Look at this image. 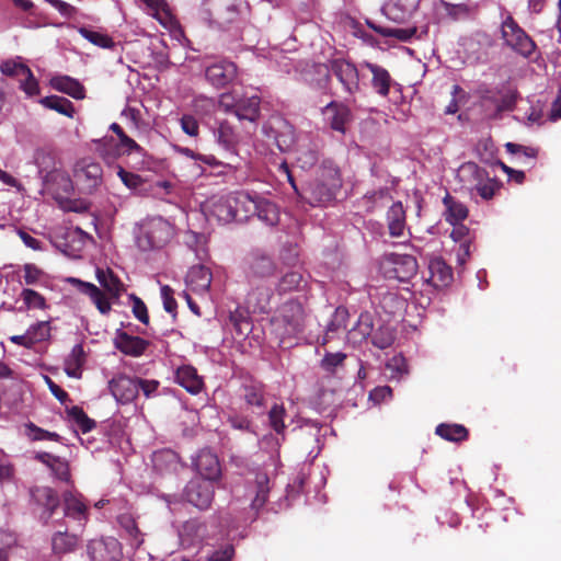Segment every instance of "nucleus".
<instances>
[{"mask_svg": "<svg viewBox=\"0 0 561 561\" xmlns=\"http://www.w3.org/2000/svg\"><path fill=\"white\" fill-rule=\"evenodd\" d=\"M96 279L103 290L92 283L76 277H69L68 283L89 297L101 314H108L112 304H116L125 291V286L111 270L98 268Z\"/></svg>", "mask_w": 561, "mask_h": 561, "instance_id": "nucleus-1", "label": "nucleus"}, {"mask_svg": "<svg viewBox=\"0 0 561 561\" xmlns=\"http://www.w3.org/2000/svg\"><path fill=\"white\" fill-rule=\"evenodd\" d=\"M174 226L158 216L144 219L135 231L136 245L144 252L165 247L174 237Z\"/></svg>", "mask_w": 561, "mask_h": 561, "instance_id": "nucleus-2", "label": "nucleus"}, {"mask_svg": "<svg viewBox=\"0 0 561 561\" xmlns=\"http://www.w3.org/2000/svg\"><path fill=\"white\" fill-rule=\"evenodd\" d=\"M500 33L503 45L514 53L523 57H529L534 53L535 42L508 12L502 13Z\"/></svg>", "mask_w": 561, "mask_h": 561, "instance_id": "nucleus-3", "label": "nucleus"}, {"mask_svg": "<svg viewBox=\"0 0 561 561\" xmlns=\"http://www.w3.org/2000/svg\"><path fill=\"white\" fill-rule=\"evenodd\" d=\"M102 182V167L91 158L78 160L72 169V180L67 179V184L75 185L82 194L94 193L101 186Z\"/></svg>", "mask_w": 561, "mask_h": 561, "instance_id": "nucleus-4", "label": "nucleus"}, {"mask_svg": "<svg viewBox=\"0 0 561 561\" xmlns=\"http://www.w3.org/2000/svg\"><path fill=\"white\" fill-rule=\"evenodd\" d=\"M110 129L116 134L118 142H115L113 137H103L96 141L98 150L104 159L112 160L122 154L141 151V147L127 136L117 123H112Z\"/></svg>", "mask_w": 561, "mask_h": 561, "instance_id": "nucleus-5", "label": "nucleus"}, {"mask_svg": "<svg viewBox=\"0 0 561 561\" xmlns=\"http://www.w3.org/2000/svg\"><path fill=\"white\" fill-rule=\"evenodd\" d=\"M245 276L250 283L274 277L277 265L273 257L262 250L251 251L244 259Z\"/></svg>", "mask_w": 561, "mask_h": 561, "instance_id": "nucleus-6", "label": "nucleus"}, {"mask_svg": "<svg viewBox=\"0 0 561 561\" xmlns=\"http://www.w3.org/2000/svg\"><path fill=\"white\" fill-rule=\"evenodd\" d=\"M416 259L411 254H386L381 261V268L388 278L407 282L417 272Z\"/></svg>", "mask_w": 561, "mask_h": 561, "instance_id": "nucleus-7", "label": "nucleus"}, {"mask_svg": "<svg viewBox=\"0 0 561 561\" xmlns=\"http://www.w3.org/2000/svg\"><path fill=\"white\" fill-rule=\"evenodd\" d=\"M54 528L50 536V547L55 556L62 557L75 552L81 542L80 536L69 531L64 519L51 522Z\"/></svg>", "mask_w": 561, "mask_h": 561, "instance_id": "nucleus-8", "label": "nucleus"}, {"mask_svg": "<svg viewBox=\"0 0 561 561\" xmlns=\"http://www.w3.org/2000/svg\"><path fill=\"white\" fill-rule=\"evenodd\" d=\"M245 496L250 500V507L254 512V517L257 512L265 505L270 494V478L266 472L255 471L247 479Z\"/></svg>", "mask_w": 561, "mask_h": 561, "instance_id": "nucleus-9", "label": "nucleus"}, {"mask_svg": "<svg viewBox=\"0 0 561 561\" xmlns=\"http://www.w3.org/2000/svg\"><path fill=\"white\" fill-rule=\"evenodd\" d=\"M211 482L213 481L198 478L191 480L184 490L186 501L199 510L208 508L215 494Z\"/></svg>", "mask_w": 561, "mask_h": 561, "instance_id": "nucleus-10", "label": "nucleus"}, {"mask_svg": "<svg viewBox=\"0 0 561 561\" xmlns=\"http://www.w3.org/2000/svg\"><path fill=\"white\" fill-rule=\"evenodd\" d=\"M460 174L472 180L473 188L483 199H491L495 193V182L488 172L474 162H467L460 167Z\"/></svg>", "mask_w": 561, "mask_h": 561, "instance_id": "nucleus-11", "label": "nucleus"}, {"mask_svg": "<svg viewBox=\"0 0 561 561\" xmlns=\"http://www.w3.org/2000/svg\"><path fill=\"white\" fill-rule=\"evenodd\" d=\"M32 501L42 507L39 519L47 525L53 519L60 505V500L56 491L49 486H35L31 489Z\"/></svg>", "mask_w": 561, "mask_h": 561, "instance_id": "nucleus-12", "label": "nucleus"}, {"mask_svg": "<svg viewBox=\"0 0 561 561\" xmlns=\"http://www.w3.org/2000/svg\"><path fill=\"white\" fill-rule=\"evenodd\" d=\"M205 77L215 88H224L237 77V66L227 59H216L205 67Z\"/></svg>", "mask_w": 561, "mask_h": 561, "instance_id": "nucleus-13", "label": "nucleus"}, {"mask_svg": "<svg viewBox=\"0 0 561 561\" xmlns=\"http://www.w3.org/2000/svg\"><path fill=\"white\" fill-rule=\"evenodd\" d=\"M91 561H121V543L114 537L93 539L88 545Z\"/></svg>", "mask_w": 561, "mask_h": 561, "instance_id": "nucleus-14", "label": "nucleus"}, {"mask_svg": "<svg viewBox=\"0 0 561 561\" xmlns=\"http://www.w3.org/2000/svg\"><path fill=\"white\" fill-rule=\"evenodd\" d=\"M238 203L250 205L249 199L243 194H228L219 197L211 205V215L217 218L218 221L228 224L237 220L238 216Z\"/></svg>", "mask_w": 561, "mask_h": 561, "instance_id": "nucleus-15", "label": "nucleus"}, {"mask_svg": "<svg viewBox=\"0 0 561 561\" xmlns=\"http://www.w3.org/2000/svg\"><path fill=\"white\" fill-rule=\"evenodd\" d=\"M280 321L287 336H296L305 329V310L300 302L290 300L280 309Z\"/></svg>", "mask_w": 561, "mask_h": 561, "instance_id": "nucleus-16", "label": "nucleus"}, {"mask_svg": "<svg viewBox=\"0 0 561 561\" xmlns=\"http://www.w3.org/2000/svg\"><path fill=\"white\" fill-rule=\"evenodd\" d=\"M330 71L337 78L345 92L354 94L359 90V76L356 66L345 59H333Z\"/></svg>", "mask_w": 561, "mask_h": 561, "instance_id": "nucleus-17", "label": "nucleus"}, {"mask_svg": "<svg viewBox=\"0 0 561 561\" xmlns=\"http://www.w3.org/2000/svg\"><path fill=\"white\" fill-rule=\"evenodd\" d=\"M64 517L70 518L83 528L89 520V510L79 493L67 491L62 494Z\"/></svg>", "mask_w": 561, "mask_h": 561, "instance_id": "nucleus-18", "label": "nucleus"}, {"mask_svg": "<svg viewBox=\"0 0 561 561\" xmlns=\"http://www.w3.org/2000/svg\"><path fill=\"white\" fill-rule=\"evenodd\" d=\"M322 115L330 128L343 135L346 133V125L352 121L350 107L335 101L330 102L322 108Z\"/></svg>", "mask_w": 561, "mask_h": 561, "instance_id": "nucleus-19", "label": "nucleus"}, {"mask_svg": "<svg viewBox=\"0 0 561 561\" xmlns=\"http://www.w3.org/2000/svg\"><path fill=\"white\" fill-rule=\"evenodd\" d=\"M108 389L116 401L129 403L138 396V378L118 375L108 381Z\"/></svg>", "mask_w": 561, "mask_h": 561, "instance_id": "nucleus-20", "label": "nucleus"}, {"mask_svg": "<svg viewBox=\"0 0 561 561\" xmlns=\"http://www.w3.org/2000/svg\"><path fill=\"white\" fill-rule=\"evenodd\" d=\"M342 186L341 182L334 180L333 183L316 180L309 184L306 190L308 196H304L313 206L324 205L335 198L336 192Z\"/></svg>", "mask_w": 561, "mask_h": 561, "instance_id": "nucleus-21", "label": "nucleus"}, {"mask_svg": "<svg viewBox=\"0 0 561 561\" xmlns=\"http://www.w3.org/2000/svg\"><path fill=\"white\" fill-rule=\"evenodd\" d=\"M194 469L204 480L216 481L221 474L218 457L209 449H202L193 459Z\"/></svg>", "mask_w": 561, "mask_h": 561, "instance_id": "nucleus-22", "label": "nucleus"}, {"mask_svg": "<svg viewBox=\"0 0 561 561\" xmlns=\"http://www.w3.org/2000/svg\"><path fill=\"white\" fill-rule=\"evenodd\" d=\"M421 0H389L383 7V14L396 23L408 22L417 11Z\"/></svg>", "mask_w": 561, "mask_h": 561, "instance_id": "nucleus-23", "label": "nucleus"}, {"mask_svg": "<svg viewBox=\"0 0 561 561\" xmlns=\"http://www.w3.org/2000/svg\"><path fill=\"white\" fill-rule=\"evenodd\" d=\"M209 18L220 27H227L237 21L239 12L234 0H208Z\"/></svg>", "mask_w": 561, "mask_h": 561, "instance_id": "nucleus-24", "label": "nucleus"}, {"mask_svg": "<svg viewBox=\"0 0 561 561\" xmlns=\"http://www.w3.org/2000/svg\"><path fill=\"white\" fill-rule=\"evenodd\" d=\"M206 525L198 519L186 520L179 529L180 542L183 547L201 545L206 539Z\"/></svg>", "mask_w": 561, "mask_h": 561, "instance_id": "nucleus-25", "label": "nucleus"}, {"mask_svg": "<svg viewBox=\"0 0 561 561\" xmlns=\"http://www.w3.org/2000/svg\"><path fill=\"white\" fill-rule=\"evenodd\" d=\"M114 344L122 353L134 357L142 355L149 346L148 341L139 336H133L121 330L116 333Z\"/></svg>", "mask_w": 561, "mask_h": 561, "instance_id": "nucleus-26", "label": "nucleus"}, {"mask_svg": "<svg viewBox=\"0 0 561 561\" xmlns=\"http://www.w3.org/2000/svg\"><path fill=\"white\" fill-rule=\"evenodd\" d=\"M386 222L390 237L400 238L407 229L405 209L401 202L393 203L386 214Z\"/></svg>", "mask_w": 561, "mask_h": 561, "instance_id": "nucleus-27", "label": "nucleus"}, {"mask_svg": "<svg viewBox=\"0 0 561 561\" xmlns=\"http://www.w3.org/2000/svg\"><path fill=\"white\" fill-rule=\"evenodd\" d=\"M430 276L426 279L433 287L443 288L448 286L453 280V272L440 257H435L428 263Z\"/></svg>", "mask_w": 561, "mask_h": 561, "instance_id": "nucleus-28", "label": "nucleus"}, {"mask_svg": "<svg viewBox=\"0 0 561 561\" xmlns=\"http://www.w3.org/2000/svg\"><path fill=\"white\" fill-rule=\"evenodd\" d=\"M186 284L197 294H206L211 284V273L206 266L198 264L190 268Z\"/></svg>", "mask_w": 561, "mask_h": 561, "instance_id": "nucleus-29", "label": "nucleus"}, {"mask_svg": "<svg viewBox=\"0 0 561 561\" xmlns=\"http://www.w3.org/2000/svg\"><path fill=\"white\" fill-rule=\"evenodd\" d=\"M175 381L192 394L199 393L203 388L202 378L191 365H183L176 369Z\"/></svg>", "mask_w": 561, "mask_h": 561, "instance_id": "nucleus-30", "label": "nucleus"}, {"mask_svg": "<svg viewBox=\"0 0 561 561\" xmlns=\"http://www.w3.org/2000/svg\"><path fill=\"white\" fill-rule=\"evenodd\" d=\"M240 394L249 407L262 408L265 403L264 385L257 380H245L240 388Z\"/></svg>", "mask_w": 561, "mask_h": 561, "instance_id": "nucleus-31", "label": "nucleus"}, {"mask_svg": "<svg viewBox=\"0 0 561 561\" xmlns=\"http://www.w3.org/2000/svg\"><path fill=\"white\" fill-rule=\"evenodd\" d=\"M50 85L56 91L70 95L73 99L81 100L84 98V88L77 80L69 76L58 75L50 79Z\"/></svg>", "mask_w": 561, "mask_h": 561, "instance_id": "nucleus-32", "label": "nucleus"}, {"mask_svg": "<svg viewBox=\"0 0 561 561\" xmlns=\"http://www.w3.org/2000/svg\"><path fill=\"white\" fill-rule=\"evenodd\" d=\"M260 102L256 95L238 98L234 115L239 121L255 122L260 115Z\"/></svg>", "mask_w": 561, "mask_h": 561, "instance_id": "nucleus-33", "label": "nucleus"}, {"mask_svg": "<svg viewBox=\"0 0 561 561\" xmlns=\"http://www.w3.org/2000/svg\"><path fill=\"white\" fill-rule=\"evenodd\" d=\"M365 67L371 72L373 79H371V85L374 90L381 96H387L390 91L391 85V77L387 69L383 67L371 64V62H365Z\"/></svg>", "mask_w": 561, "mask_h": 561, "instance_id": "nucleus-34", "label": "nucleus"}, {"mask_svg": "<svg viewBox=\"0 0 561 561\" xmlns=\"http://www.w3.org/2000/svg\"><path fill=\"white\" fill-rule=\"evenodd\" d=\"M443 203L446 207L445 219L453 226L460 224L468 216V208L461 202L455 199L449 193H446L443 198Z\"/></svg>", "mask_w": 561, "mask_h": 561, "instance_id": "nucleus-35", "label": "nucleus"}, {"mask_svg": "<svg viewBox=\"0 0 561 561\" xmlns=\"http://www.w3.org/2000/svg\"><path fill=\"white\" fill-rule=\"evenodd\" d=\"M85 362V353L81 344H76L65 359V373L72 378H80L82 366Z\"/></svg>", "mask_w": 561, "mask_h": 561, "instance_id": "nucleus-36", "label": "nucleus"}, {"mask_svg": "<svg viewBox=\"0 0 561 561\" xmlns=\"http://www.w3.org/2000/svg\"><path fill=\"white\" fill-rule=\"evenodd\" d=\"M253 214H255L257 218L267 226L276 225L279 219V213L276 205L264 198H256Z\"/></svg>", "mask_w": 561, "mask_h": 561, "instance_id": "nucleus-37", "label": "nucleus"}, {"mask_svg": "<svg viewBox=\"0 0 561 561\" xmlns=\"http://www.w3.org/2000/svg\"><path fill=\"white\" fill-rule=\"evenodd\" d=\"M373 333V319L368 312L359 314L356 324L348 331V337L353 342H362Z\"/></svg>", "mask_w": 561, "mask_h": 561, "instance_id": "nucleus-38", "label": "nucleus"}, {"mask_svg": "<svg viewBox=\"0 0 561 561\" xmlns=\"http://www.w3.org/2000/svg\"><path fill=\"white\" fill-rule=\"evenodd\" d=\"M117 522L129 538L130 545L138 548L144 542V534L139 530L135 518L129 514H122L118 516Z\"/></svg>", "mask_w": 561, "mask_h": 561, "instance_id": "nucleus-39", "label": "nucleus"}, {"mask_svg": "<svg viewBox=\"0 0 561 561\" xmlns=\"http://www.w3.org/2000/svg\"><path fill=\"white\" fill-rule=\"evenodd\" d=\"M176 151L180 152L181 154L194 160V165L197 169L195 172L196 175L204 174L205 170L203 168V164L209 165V167H215V165L220 164V162L217 161V159L213 154H201V153H197L186 147H178Z\"/></svg>", "mask_w": 561, "mask_h": 561, "instance_id": "nucleus-40", "label": "nucleus"}, {"mask_svg": "<svg viewBox=\"0 0 561 561\" xmlns=\"http://www.w3.org/2000/svg\"><path fill=\"white\" fill-rule=\"evenodd\" d=\"M435 433L449 442H462L468 437L467 428L460 424L442 423L436 427Z\"/></svg>", "mask_w": 561, "mask_h": 561, "instance_id": "nucleus-41", "label": "nucleus"}, {"mask_svg": "<svg viewBox=\"0 0 561 561\" xmlns=\"http://www.w3.org/2000/svg\"><path fill=\"white\" fill-rule=\"evenodd\" d=\"M444 9L453 20H466L473 18L478 12L477 4L443 2Z\"/></svg>", "mask_w": 561, "mask_h": 561, "instance_id": "nucleus-42", "label": "nucleus"}, {"mask_svg": "<svg viewBox=\"0 0 561 561\" xmlns=\"http://www.w3.org/2000/svg\"><path fill=\"white\" fill-rule=\"evenodd\" d=\"M383 374L388 379L400 380L403 376L408 374L405 358L400 354L389 358L386 363Z\"/></svg>", "mask_w": 561, "mask_h": 561, "instance_id": "nucleus-43", "label": "nucleus"}, {"mask_svg": "<svg viewBox=\"0 0 561 561\" xmlns=\"http://www.w3.org/2000/svg\"><path fill=\"white\" fill-rule=\"evenodd\" d=\"M78 33L91 44L101 48H112L115 43L106 33L94 31L85 26L78 27Z\"/></svg>", "mask_w": 561, "mask_h": 561, "instance_id": "nucleus-44", "label": "nucleus"}, {"mask_svg": "<svg viewBox=\"0 0 561 561\" xmlns=\"http://www.w3.org/2000/svg\"><path fill=\"white\" fill-rule=\"evenodd\" d=\"M41 102L47 108L54 110L68 117H72L75 114L73 104L66 98L51 95L44 98Z\"/></svg>", "mask_w": 561, "mask_h": 561, "instance_id": "nucleus-45", "label": "nucleus"}, {"mask_svg": "<svg viewBox=\"0 0 561 561\" xmlns=\"http://www.w3.org/2000/svg\"><path fill=\"white\" fill-rule=\"evenodd\" d=\"M217 141L227 151H233L238 137L233 128L226 122L220 123L216 131Z\"/></svg>", "mask_w": 561, "mask_h": 561, "instance_id": "nucleus-46", "label": "nucleus"}, {"mask_svg": "<svg viewBox=\"0 0 561 561\" xmlns=\"http://www.w3.org/2000/svg\"><path fill=\"white\" fill-rule=\"evenodd\" d=\"M319 159L318 150L314 146L300 145L296 151V161L301 169L312 168Z\"/></svg>", "mask_w": 561, "mask_h": 561, "instance_id": "nucleus-47", "label": "nucleus"}, {"mask_svg": "<svg viewBox=\"0 0 561 561\" xmlns=\"http://www.w3.org/2000/svg\"><path fill=\"white\" fill-rule=\"evenodd\" d=\"M154 19H157L161 24L168 25L172 21V16L169 10V7L164 0H142Z\"/></svg>", "mask_w": 561, "mask_h": 561, "instance_id": "nucleus-48", "label": "nucleus"}, {"mask_svg": "<svg viewBox=\"0 0 561 561\" xmlns=\"http://www.w3.org/2000/svg\"><path fill=\"white\" fill-rule=\"evenodd\" d=\"M68 416L80 427L83 433L90 432L95 426V422L91 420L79 407H72L69 409Z\"/></svg>", "mask_w": 561, "mask_h": 561, "instance_id": "nucleus-49", "label": "nucleus"}, {"mask_svg": "<svg viewBox=\"0 0 561 561\" xmlns=\"http://www.w3.org/2000/svg\"><path fill=\"white\" fill-rule=\"evenodd\" d=\"M286 416V410L282 404H274L268 412L270 426L277 433L284 434L286 428L284 419Z\"/></svg>", "mask_w": 561, "mask_h": 561, "instance_id": "nucleus-50", "label": "nucleus"}, {"mask_svg": "<svg viewBox=\"0 0 561 561\" xmlns=\"http://www.w3.org/2000/svg\"><path fill=\"white\" fill-rule=\"evenodd\" d=\"M0 70L4 76L21 78L23 73H28V67L24 65L21 57L9 59L0 65Z\"/></svg>", "mask_w": 561, "mask_h": 561, "instance_id": "nucleus-51", "label": "nucleus"}, {"mask_svg": "<svg viewBox=\"0 0 561 561\" xmlns=\"http://www.w3.org/2000/svg\"><path fill=\"white\" fill-rule=\"evenodd\" d=\"M21 298L28 309H45L47 307L45 298L33 289H23Z\"/></svg>", "mask_w": 561, "mask_h": 561, "instance_id": "nucleus-52", "label": "nucleus"}, {"mask_svg": "<svg viewBox=\"0 0 561 561\" xmlns=\"http://www.w3.org/2000/svg\"><path fill=\"white\" fill-rule=\"evenodd\" d=\"M30 337L33 339L34 343L45 341L50 335V327L48 321H39L31 325L27 330Z\"/></svg>", "mask_w": 561, "mask_h": 561, "instance_id": "nucleus-53", "label": "nucleus"}, {"mask_svg": "<svg viewBox=\"0 0 561 561\" xmlns=\"http://www.w3.org/2000/svg\"><path fill=\"white\" fill-rule=\"evenodd\" d=\"M346 354L342 352L327 353L321 359V367L329 373L335 371L336 367L343 364Z\"/></svg>", "mask_w": 561, "mask_h": 561, "instance_id": "nucleus-54", "label": "nucleus"}, {"mask_svg": "<svg viewBox=\"0 0 561 561\" xmlns=\"http://www.w3.org/2000/svg\"><path fill=\"white\" fill-rule=\"evenodd\" d=\"M348 313L344 308H336L331 322L327 327V336L329 337L330 333H333L340 329L346 328V319Z\"/></svg>", "mask_w": 561, "mask_h": 561, "instance_id": "nucleus-55", "label": "nucleus"}, {"mask_svg": "<svg viewBox=\"0 0 561 561\" xmlns=\"http://www.w3.org/2000/svg\"><path fill=\"white\" fill-rule=\"evenodd\" d=\"M20 88L30 96L39 93L38 82L28 68V73H23L20 78Z\"/></svg>", "mask_w": 561, "mask_h": 561, "instance_id": "nucleus-56", "label": "nucleus"}, {"mask_svg": "<svg viewBox=\"0 0 561 561\" xmlns=\"http://www.w3.org/2000/svg\"><path fill=\"white\" fill-rule=\"evenodd\" d=\"M301 280H302L301 274L293 271V272L285 274L280 278V280L278 283V288L280 291H288V290L297 288L300 285Z\"/></svg>", "mask_w": 561, "mask_h": 561, "instance_id": "nucleus-57", "label": "nucleus"}, {"mask_svg": "<svg viewBox=\"0 0 561 561\" xmlns=\"http://www.w3.org/2000/svg\"><path fill=\"white\" fill-rule=\"evenodd\" d=\"M505 148L508 153L519 154L520 157H524L526 159L534 160L538 154V150L536 148L526 147L514 142L505 144Z\"/></svg>", "mask_w": 561, "mask_h": 561, "instance_id": "nucleus-58", "label": "nucleus"}, {"mask_svg": "<svg viewBox=\"0 0 561 561\" xmlns=\"http://www.w3.org/2000/svg\"><path fill=\"white\" fill-rule=\"evenodd\" d=\"M130 300L133 301V313L134 316L144 324L149 323V316L148 310L145 305V302L137 297L136 295L131 294L129 296Z\"/></svg>", "mask_w": 561, "mask_h": 561, "instance_id": "nucleus-59", "label": "nucleus"}, {"mask_svg": "<svg viewBox=\"0 0 561 561\" xmlns=\"http://www.w3.org/2000/svg\"><path fill=\"white\" fill-rule=\"evenodd\" d=\"M160 382L154 379L138 378V392L141 391L146 398H153L159 394Z\"/></svg>", "mask_w": 561, "mask_h": 561, "instance_id": "nucleus-60", "label": "nucleus"}, {"mask_svg": "<svg viewBox=\"0 0 561 561\" xmlns=\"http://www.w3.org/2000/svg\"><path fill=\"white\" fill-rule=\"evenodd\" d=\"M319 181L333 183L334 180H337V182H341L340 171L339 169L333 164L332 161H324L322 164V171Z\"/></svg>", "mask_w": 561, "mask_h": 561, "instance_id": "nucleus-61", "label": "nucleus"}, {"mask_svg": "<svg viewBox=\"0 0 561 561\" xmlns=\"http://www.w3.org/2000/svg\"><path fill=\"white\" fill-rule=\"evenodd\" d=\"M161 298L163 301L164 310L174 317L175 312H176L178 304H176L175 299L173 298V289L168 285H163L161 287Z\"/></svg>", "mask_w": 561, "mask_h": 561, "instance_id": "nucleus-62", "label": "nucleus"}, {"mask_svg": "<svg viewBox=\"0 0 561 561\" xmlns=\"http://www.w3.org/2000/svg\"><path fill=\"white\" fill-rule=\"evenodd\" d=\"M48 2L53 8H55L62 16L67 19H72L77 16L78 9L70 3L62 1V0H45Z\"/></svg>", "mask_w": 561, "mask_h": 561, "instance_id": "nucleus-63", "label": "nucleus"}, {"mask_svg": "<svg viewBox=\"0 0 561 561\" xmlns=\"http://www.w3.org/2000/svg\"><path fill=\"white\" fill-rule=\"evenodd\" d=\"M122 182L131 190L138 188L142 185V179L140 175L125 171L123 168H119L117 172Z\"/></svg>", "mask_w": 561, "mask_h": 561, "instance_id": "nucleus-64", "label": "nucleus"}]
</instances>
